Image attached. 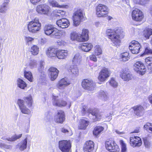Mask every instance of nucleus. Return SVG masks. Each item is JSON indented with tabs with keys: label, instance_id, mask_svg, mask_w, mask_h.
<instances>
[{
	"label": "nucleus",
	"instance_id": "1",
	"mask_svg": "<svg viewBox=\"0 0 152 152\" xmlns=\"http://www.w3.org/2000/svg\"><path fill=\"white\" fill-rule=\"evenodd\" d=\"M105 35L114 45L117 46L120 45L121 39L124 37V34L122 30L118 28H110L106 30Z\"/></svg>",
	"mask_w": 152,
	"mask_h": 152
},
{
	"label": "nucleus",
	"instance_id": "62",
	"mask_svg": "<svg viewBox=\"0 0 152 152\" xmlns=\"http://www.w3.org/2000/svg\"><path fill=\"white\" fill-rule=\"evenodd\" d=\"M113 112L107 114L106 115V117H112V115H113Z\"/></svg>",
	"mask_w": 152,
	"mask_h": 152
},
{
	"label": "nucleus",
	"instance_id": "31",
	"mask_svg": "<svg viewBox=\"0 0 152 152\" xmlns=\"http://www.w3.org/2000/svg\"><path fill=\"white\" fill-rule=\"evenodd\" d=\"M104 130V128L101 126H96L95 127L93 131V133L94 135L97 136Z\"/></svg>",
	"mask_w": 152,
	"mask_h": 152
},
{
	"label": "nucleus",
	"instance_id": "14",
	"mask_svg": "<svg viewBox=\"0 0 152 152\" xmlns=\"http://www.w3.org/2000/svg\"><path fill=\"white\" fill-rule=\"evenodd\" d=\"M120 77L124 81H129L132 80L133 77L130 72L126 70H123L121 72Z\"/></svg>",
	"mask_w": 152,
	"mask_h": 152
},
{
	"label": "nucleus",
	"instance_id": "15",
	"mask_svg": "<svg viewBox=\"0 0 152 152\" xmlns=\"http://www.w3.org/2000/svg\"><path fill=\"white\" fill-rule=\"evenodd\" d=\"M59 71L55 67H50L48 69V74L51 81L54 80L57 77Z\"/></svg>",
	"mask_w": 152,
	"mask_h": 152
},
{
	"label": "nucleus",
	"instance_id": "4",
	"mask_svg": "<svg viewBox=\"0 0 152 152\" xmlns=\"http://www.w3.org/2000/svg\"><path fill=\"white\" fill-rule=\"evenodd\" d=\"M45 34L47 35H50L56 37L60 35V31L51 25H45L44 28Z\"/></svg>",
	"mask_w": 152,
	"mask_h": 152
},
{
	"label": "nucleus",
	"instance_id": "57",
	"mask_svg": "<svg viewBox=\"0 0 152 152\" xmlns=\"http://www.w3.org/2000/svg\"><path fill=\"white\" fill-rule=\"evenodd\" d=\"M89 58L90 59L94 62H96L97 61V58L96 57V55L94 54H91L89 56Z\"/></svg>",
	"mask_w": 152,
	"mask_h": 152
},
{
	"label": "nucleus",
	"instance_id": "13",
	"mask_svg": "<svg viewBox=\"0 0 152 152\" xmlns=\"http://www.w3.org/2000/svg\"><path fill=\"white\" fill-rule=\"evenodd\" d=\"M130 143L131 145L133 147H139L142 144L141 138L137 136L131 137L130 138Z\"/></svg>",
	"mask_w": 152,
	"mask_h": 152
},
{
	"label": "nucleus",
	"instance_id": "44",
	"mask_svg": "<svg viewBox=\"0 0 152 152\" xmlns=\"http://www.w3.org/2000/svg\"><path fill=\"white\" fill-rule=\"evenodd\" d=\"M24 75L25 77L31 82H32L33 77L31 72H30L24 71Z\"/></svg>",
	"mask_w": 152,
	"mask_h": 152
},
{
	"label": "nucleus",
	"instance_id": "59",
	"mask_svg": "<svg viewBox=\"0 0 152 152\" xmlns=\"http://www.w3.org/2000/svg\"><path fill=\"white\" fill-rule=\"evenodd\" d=\"M41 79H43V80H42V81H43V80L44 81H43V82H44L45 81V82L46 81V80L45 79H44L45 78V75L44 74V73L42 72L41 73Z\"/></svg>",
	"mask_w": 152,
	"mask_h": 152
},
{
	"label": "nucleus",
	"instance_id": "6",
	"mask_svg": "<svg viewBox=\"0 0 152 152\" xmlns=\"http://www.w3.org/2000/svg\"><path fill=\"white\" fill-rule=\"evenodd\" d=\"M132 20L137 22H140L144 19V15L141 10L135 8L132 12Z\"/></svg>",
	"mask_w": 152,
	"mask_h": 152
},
{
	"label": "nucleus",
	"instance_id": "38",
	"mask_svg": "<svg viewBox=\"0 0 152 152\" xmlns=\"http://www.w3.org/2000/svg\"><path fill=\"white\" fill-rule=\"evenodd\" d=\"M135 71L140 75H142L145 74L146 71L145 67H134Z\"/></svg>",
	"mask_w": 152,
	"mask_h": 152
},
{
	"label": "nucleus",
	"instance_id": "39",
	"mask_svg": "<svg viewBox=\"0 0 152 152\" xmlns=\"http://www.w3.org/2000/svg\"><path fill=\"white\" fill-rule=\"evenodd\" d=\"M70 38L71 40L72 41L76 40L79 42V35L78 34L76 31H72L70 34Z\"/></svg>",
	"mask_w": 152,
	"mask_h": 152
},
{
	"label": "nucleus",
	"instance_id": "7",
	"mask_svg": "<svg viewBox=\"0 0 152 152\" xmlns=\"http://www.w3.org/2000/svg\"><path fill=\"white\" fill-rule=\"evenodd\" d=\"M83 18V12L80 9H77L74 13L72 16L73 23L75 26H77L80 23Z\"/></svg>",
	"mask_w": 152,
	"mask_h": 152
},
{
	"label": "nucleus",
	"instance_id": "8",
	"mask_svg": "<svg viewBox=\"0 0 152 152\" xmlns=\"http://www.w3.org/2000/svg\"><path fill=\"white\" fill-rule=\"evenodd\" d=\"M105 148L107 150L110 152H119V148L115 142L109 140L105 142Z\"/></svg>",
	"mask_w": 152,
	"mask_h": 152
},
{
	"label": "nucleus",
	"instance_id": "61",
	"mask_svg": "<svg viewBox=\"0 0 152 152\" xmlns=\"http://www.w3.org/2000/svg\"><path fill=\"white\" fill-rule=\"evenodd\" d=\"M30 1L34 5H36L38 2V0H30Z\"/></svg>",
	"mask_w": 152,
	"mask_h": 152
},
{
	"label": "nucleus",
	"instance_id": "34",
	"mask_svg": "<svg viewBox=\"0 0 152 152\" xmlns=\"http://www.w3.org/2000/svg\"><path fill=\"white\" fill-rule=\"evenodd\" d=\"M152 35V29L146 28L143 31V36L148 39H149L150 36Z\"/></svg>",
	"mask_w": 152,
	"mask_h": 152
},
{
	"label": "nucleus",
	"instance_id": "9",
	"mask_svg": "<svg viewBox=\"0 0 152 152\" xmlns=\"http://www.w3.org/2000/svg\"><path fill=\"white\" fill-rule=\"evenodd\" d=\"M141 46L137 41L134 40L130 43L129 48L132 53L137 54L140 52Z\"/></svg>",
	"mask_w": 152,
	"mask_h": 152
},
{
	"label": "nucleus",
	"instance_id": "20",
	"mask_svg": "<svg viewBox=\"0 0 152 152\" xmlns=\"http://www.w3.org/2000/svg\"><path fill=\"white\" fill-rule=\"evenodd\" d=\"M38 23L36 22L31 21L30 22L28 26L29 31L33 33L37 32L38 31Z\"/></svg>",
	"mask_w": 152,
	"mask_h": 152
},
{
	"label": "nucleus",
	"instance_id": "22",
	"mask_svg": "<svg viewBox=\"0 0 152 152\" xmlns=\"http://www.w3.org/2000/svg\"><path fill=\"white\" fill-rule=\"evenodd\" d=\"M65 120L64 112L62 110L58 111L57 115L55 117V120L56 122L62 123Z\"/></svg>",
	"mask_w": 152,
	"mask_h": 152
},
{
	"label": "nucleus",
	"instance_id": "2",
	"mask_svg": "<svg viewBox=\"0 0 152 152\" xmlns=\"http://www.w3.org/2000/svg\"><path fill=\"white\" fill-rule=\"evenodd\" d=\"M109 13L108 7L104 4H99L95 7L96 15L98 18L106 17Z\"/></svg>",
	"mask_w": 152,
	"mask_h": 152
},
{
	"label": "nucleus",
	"instance_id": "36",
	"mask_svg": "<svg viewBox=\"0 0 152 152\" xmlns=\"http://www.w3.org/2000/svg\"><path fill=\"white\" fill-rule=\"evenodd\" d=\"M46 54L48 56L50 57L56 56V50L53 48H49L47 50Z\"/></svg>",
	"mask_w": 152,
	"mask_h": 152
},
{
	"label": "nucleus",
	"instance_id": "12",
	"mask_svg": "<svg viewBox=\"0 0 152 152\" xmlns=\"http://www.w3.org/2000/svg\"><path fill=\"white\" fill-rule=\"evenodd\" d=\"M83 88L88 91H92L94 90L95 83L91 80H84L82 83Z\"/></svg>",
	"mask_w": 152,
	"mask_h": 152
},
{
	"label": "nucleus",
	"instance_id": "16",
	"mask_svg": "<svg viewBox=\"0 0 152 152\" xmlns=\"http://www.w3.org/2000/svg\"><path fill=\"white\" fill-rule=\"evenodd\" d=\"M56 24L59 27L62 28H67L70 25L68 20L65 18L58 20L56 21Z\"/></svg>",
	"mask_w": 152,
	"mask_h": 152
},
{
	"label": "nucleus",
	"instance_id": "27",
	"mask_svg": "<svg viewBox=\"0 0 152 152\" xmlns=\"http://www.w3.org/2000/svg\"><path fill=\"white\" fill-rule=\"evenodd\" d=\"M89 122L84 119H81L79 122L78 127L79 129H85L89 125Z\"/></svg>",
	"mask_w": 152,
	"mask_h": 152
},
{
	"label": "nucleus",
	"instance_id": "24",
	"mask_svg": "<svg viewBox=\"0 0 152 152\" xmlns=\"http://www.w3.org/2000/svg\"><path fill=\"white\" fill-rule=\"evenodd\" d=\"M94 147V143L91 140L87 141L84 146V149L88 152H91L93 150Z\"/></svg>",
	"mask_w": 152,
	"mask_h": 152
},
{
	"label": "nucleus",
	"instance_id": "26",
	"mask_svg": "<svg viewBox=\"0 0 152 152\" xmlns=\"http://www.w3.org/2000/svg\"><path fill=\"white\" fill-rule=\"evenodd\" d=\"M130 57L129 53L127 51L122 53L120 55L121 61L124 62L128 61L130 59Z\"/></svg>",
	"mask_w": 152,
	"mask_h": 152
},
{
	"label": "nucleus",
	"instance_id": "49",
	"mask_svg": "<svg viewBox=\"0 0 152 152\" xmlns=\"http://www.w3.org/2000/svg\"><path fill=\"white\" fill-rule=\"evenodd\" d=\"M31 51L32 54L34 55H36L38 54V48L36 45H33L31 48Z\"/></svg>",
	"mask_w": 152,
	"mask_h": 152
},
{
	"label": "nucleus",
	"instance_id": "60",
	"mask_svg": "<svg viewBox=\"0 0 152 152\" xmlns=\"http://www.w3.org/2000/svg\"><path fill=\"white\" fill-rule=\"evenodd\" d=\"M46 42V39L45 38H43L41 39V40L40 41V44L41 45L45 43Z\"/></svg>",
	"mask_w": 152,
	"mask_h": 152
},
{
	"label": "nucleus",
	"instance_id": "54",
	"mask_svg": "<svg viewBox=\"0 0 152 152\" xmlns=\"http://www.w3.org/2000/svg\"><path fill=\"white\" fill-rule=\"evenodd\" d=\"M0 147L3 148H6L7 149H11L12 148V146L10 145H7L5 144L0 142Z\"/></svg>",
	"mask_w": 152,
	"mask_h": 152
},
{
	"label": "nucleus",
	"instance_id": "48",
	"mask_svg": "<svg viewBox=\"0 0 152 152\" xmlns=\"http://www.w3.org/2000/svg\"><path fill=\"white\" fill-rule=\"evenodd\" d=\"M61 131L68 136L71 135L72 134V131L69 129H68L63 128L61 129Z\"/></svg>",
	"mask_w": 152,
	"mask_h": 152
},
{
	"label": "nucleus",
	"instance_id": "30",
	"mask_svg": "<svg viewBox=\"0 0 152 152\" xmlns=\"http://www.w3.org/2000/svg\"><path fill=\"white\" fill-rule=\"evenodd\" d=\"M73 66H80L81 64V60L80 59V56L76 54L74 56L72 61Z\"/></svg>",
	"mask_w": 152,
	"mask_h": 152
},
{
	"label": "nucleus",
	"instance_id": "51",
	"mask_svg": "<svg viewBox=\"0 0 152 152\" xmlns=\"http://www.w3.org/2000/svg\"><path fill=\"white\" fill-rule=\"evenodd\" d=\"M110 85L114 88H116L118 86V83L115 80L114 78H112L109 82Z\"/></svg>",
	"mask_w": 152,
	"mask_h": 152
},
{
	"label": "nucleus",
	"instance_id": "19",
	"mask_svg": "<svg viewBox=\"0 0 152 152\" xmlns=\"http://www.w3.org/2000/svg\"><path fill=\"white\" fill-rule=\"evenodd\" d=\"M89 31L87 29H83L81 34L79 36V42H83L87 41L89 39Z\"/></svg>",
	"mask_w": 152,
	"mask_h": 152
},
{
	"label": "nucleus",
	"instance_id": "64",
	"mask_svg": "<svg viewBox=\"0 0 152 152\" xmlns=\"http://www.w3.org/2000/svg\"><path fill=\"white\" fill-rule=\"evenodd\" d=\"M45 62L43 61H41L40 63V66H43L45 65Z\"/></svg>",
	"mask_w": 152,
	"mask_h": 152
},
{
	"label": "nucleus",
	"instance_id": "25",
	"mask_svg": "<svg viewBox=\"0 0 152 152\" xmlns=\"http://www.w3.org/2000/svg\"><path fill=\"white\" fill-rule=\"evenodd\" d=\"M134 110V113L138 116H141L143 115L144 113L143 107L141 106H137L133 108Z\"/></svg>",
	"mask_w": 152,
	"mask_h": 152
},
{
	"label": "nucleus",
	"instance_id": "55",
	"mask_svg": "<svg viewBox=\"0 0 152 152\" xmlns=\"http://www.w3.org/2000/svg\"><path fill=\"white\" fill-rule=\"evenodd\" d=\"M70 70L71 72L74 74H77L78 73V70L77 67H70Z\"/></svg>",
	"mask_w": 152,
	"mask_h": 152
},
{
	"label": "nucleus",
	"instance_id": "21",
	"mask_svg": "<svg viewBox=\"0 0 152 152\" xmlns=\"http://www.w3.org/2000/svg\"><path fill=\"white\" fill-rule=\"evenodd\" d=\"M70 84V82L67 78H65L62 79L57 85V87L59 89H63L65 87Z\"/></svg>",
	"mask_w": 152,
	"mask_h": 152
},
{
	"label": "nucleus",
	"instance_id": "11",
	"mask_svg": "<svg viewBox=\"0 0 152 152\" xmlns=\"http://www.w3.org/2000/svg\"><path fill=\"white\" fill-rule=\"evenodd\" d=\"M70 141L67 140H62L59 142V148L62 152H69L71 148Z\"/></svg>",
	"mask_w": 152,
	"mask_h": 152
},
{
	"label": "nucleus",
	"instance_id": "40",
	"mask_svg": "<svg viewBox=\"0 0 152 152\" xmlns=\"http://www.w3.org/2000/svg\"><path fill=\"white\" fill-rule=\"evenodd\" d=\"M18 86L20 88L24 89L27 86V85L22 79L18 78L17 81Z\"/></svg>",
	"mask_w": 152,
	"mask_h": 152
},
{
	"label": "nucleus",
	"instance_id": "18",
	"mask_svg": "<svg viewBox=\"0 0 152 152\" xmlns=\"http://www.w3.org/2000/svg\"><path fill=\"white\" fill-rule=\"evenodd\" d=\"M18 104L22 113L28 114L30 113V111L26 108L25 105L24 100L18 99Z\"/></svg>",
	"mask_w": 152,
	"mask_h": 152
},
{
	"label": "nucleus",
	"instance_id": "17",
	"mask_svg": "<svg viewBox=\"0 0 152 152\" xmlns=\"http://www.w3.org/2000/svg\"><path fill=\"white\" fill-rule=\"evenodd\" d=\"M68 51L66 50L58 49L56 50V57L59 59H64L68 56Z\"/></svg>",
	"mask_w": 152,
	"mask_h": 152
},
{
	"label": "nucleus",
	"instance_id": "43",
	"mask_svg": "<svg viewBox=\"0 0 152 152\" xmlns=\"http://www.w3.org/2000/svg\"><path fill=\"white\" fill-rule=\"evenodd\" d=\"M27 140L26 138L19 144L20 150L21 151H23L27 147Z\"/></svg>",
	"mask_w": 152,
	"mask_h": 152
},
{
	"label": "nucleus",
	"instance_id": "3",
	"mask_svg": "<svg viewBox=\"0 0 152 152\" xmlns=\"http://www.w3.org/2000/svg\"><path fill=\"white\" fill-rule=\"evenodd\" d=\"M81 112L83 115L85 114L86 113H89V114H91L93 116L92 119H96L95 120V121L100 119L102 118L101 113H99L97 110H92L91 108H88V107L86 106H84L83 107Z\"/></svg>",
	"mask_w": 152,
	"mask_h": 152
},
{
	"label": "nucleus",
	"instance_id": "46",
	"mask_svg": "<svg viewBox=\"0 0 152 152\" xmlns=\"http://www.w3.org/2000/svg\"><path fill=\"white\" fill-rule=\"evenodd\" d=\"M145 62L146 66H152V57H148L146 58Z\"/></svg>",
	"mask_w": 152,
	"mask_h": 152
},
{
	"label": "nucleus",
	"instance_id": "33",
	"mask_svg": "<svg viewBox=\"0 0 152 152\" xmlns=\"http://www.w3.org/2000/svg\"><path fill=\"white\" fill-rule=\"evenodd\" d=\"M22 136V134H20L18 135H15L12 136L11 137H2V139L4 140H7L10 142L14 141L17 139L20 138Z\"/></svg>",
	"mask_w": 152,
	"mask_h": 152
},
{
	"label": "nucleus",
	"instance_id": "53",
	"mask_svg": "<svg viewBox=\"0 0 152 152\" xmlns=\"http://www.w3.org/2000/svg\"><path fill=\"white\" fill-rule=\"evenodd\" d=\"M150 126L152 127V124L148 123L144 125V128L146 130L148 129L152 133V127H150Z\"/></svg>",
	"mask_w": 152,
	"mask_h": 152
},
{
	"label": "nucleus",
	"instance_id": "58",
	"mask_svg": "<svg viewBox=\"0 0 152 152\" xmlns=\"http://www.w3.org/2000/svg\"><path fill=\"white\" fill-rule=\"evenodd\" d=\"M25 40L26 43H28L29 42H31L34 40V38L30 37H25Z\"/></svg>",
	"mask_w": 152,
	"mask_h": 152
},
{
	"label": "nucleus",
	"instance_id": "28",
	"mask_svg": "<svg viewBox=\"0 0 152 152\" xmlns=\"http://www.w3.org/2000/svg\"><path fill=\"white\" fill-rule=\"evenodd\" d=\"M48 6L45 4L39 5V13L41 14H45L48 11Z\"/></svg>",
	"mask_w": 152,
	"mask_h": 152
},
{
	"label": "nucleus",
	"instance_id": "45",
	"mask_svg": "<svg viewBox=\"0 0 152 152\" xmlns=\"http://www.w3.org/2000/svg\"><path fill=\"white\" fill-rule=\"evenodd\" d=\"M28 105V107H31L32 104V100L31 96L26 97L24 99Z\"/></svg>",
	"mask_w": 152,
	"mask_h": 152
},
{
	"label": "nucleus",
	"instance_id": "35",
	"mask_svg": "<svg viewBox=\"0 0 152 152\" xmlns=\"http://www.w3.org/2000/svg\"><path fill=\"white\" fill-rule=\"evenodd\" d=\"M50 4L53 7L67 8L68 7V6L66 5H59L57 1L53 0L50 1Z\"/></svg>",
	"mask_w": 152,
	"mask_h": 152
},
{
	"label": "nucleus",
	"instance_id": "41",
	"mask_svg": "<svg viewBox=\"0 0 152 152\" xmlns=\"http://www.w3.org/2000/svg\"><path fill=\"white\" fill-rule=\"evenodd\" d=\"M9 1V0H4V2L0 7V12H4L7 10L6 8L7 7Z\"/></svg>",
	"mask_w": 152,
	"mask_h": 152
},
{
	"label": "nucleus",
	"instance_id": "56",
	"mask_svg": "<svg viewBox=\"0 0 152 152\" xmlns=\"http://www.w3.org/2000/svg\"><path fill=\"white\" fill-rule=\"evenodd\" d=\"M144 64L141 61H136L134 64V66H143Z\"/></svg>",
	"mask_w": 152,
	"mask_h": 152
},
{
	"label": "nucleus",
	"instance_id": "32",
	"mask_svg": "<svg viewBox=\"0 0 152 152\" xmlns=\"http://www.w3.org/2000/svg\"><path fill=\"white\" fill-rule=\"evenodd\" d=\"M144 48L143 52L141 54L140 56L152 55V49L149 46L146 45Z\"/></svg>",
	"mask_w": 152,
	"mask_h": 152
},
{
	"label": "nucleus",
	"instance_id": "23",
	"mask_svg": "<svg viewBox=\"0 0 152 152\" xmlns=\"http://www.w3.org/2000/svg\"><path fill=\"white\" fill-rule=\"evenodd\" d=\"M80 48L85 52H88L93 48V45L91 43H83L80 46Z\"/></svg>",
	"mask_w": 152,
	"mask_h": 152
},
{
	"label": "nucleus",
	"instance_id": "37",
	"mask_svg": "<svg viewBox=\"0 0 152 152\" xmlns=\"http://www.w3.org/2000/svg\"><path fill=\"white\" fill-rule=\"evenodd\" d=\"M65 12L61 10H56L53 11V14L55 17H63L65 14Z\"/></svg>",
	"mask_w": 152,
	"mask_h": 152
},
{
	"label": "nucleus",
	"instance_id": "47",
	"mask_svg": "<svg viewBox=\"0 0 152 152\" xmlns=\"http://www.w3.org/2000/svg\"><path fill=\"white\" fill-rule=\"evenodd\" d=\"M120 142L121 145V152H127L126 144L123 140H121Z\"/></svg>",
	"mask_w": 152,
	"mask_h": 152
},
{
	"label": "nucleus",
	"instance_id": "63",
	"mask_svg": "<svg viewBox=\"0 0 152 152\" xmlns=\"http://www.w3.org/2000/svg\"><path fill=\"white\" fill-rule=\"evenodd\" d=\"M115 132L117 134H124V132H120L119 131L117 130L115 131Z\"/></svg>",
	"mask_w": 152,
	"mask_h": 152
},
{
	"label": "nucleus",
	"instance_id": "50",
	"mask_svg": "<svg viewBox=\"0 0 152 152\" xmlns=\"http://www.w3.org/2000/svg\"><path fill=\"white\" fill-rule=\"evenodd\" d=\"M143 141L144 144L146 148H149L151 145V142L148 140L147 138L145 137L143 138Z\"/></svg>",
	"mask_w": 152,
	"mask_h": 152
},
{
	"label": "nucleus",
	"instance_id": "52",
	"mask_svg": "<svg viewBox=\"0 0 152 152\" xmlns=\"http://www.w3.org/2000/svg\"><path fill=\"white\" fill-rule=\"evenodd\" d=\"M150 0H136V3L141 5H145L148 3Z\"/></svg>",
	"mask_w": 152,
	"mask_h": 152
},
{
	"label": "nucleus",
	"instance_id": "42",
	"mask_svg": "<svg viewBox=\"0 0 152 152\" xmlns=\"http://www.w3.org/2000/svg\"><path fill=\"white\" fill-rule=\"evenodd\" d=\"M94 53L96 56H99L102 54V50L100 45H96L94 47Z\"/></svg>",
	"mask_w": 152,
	"mask_h": 152
},
{
	"label": "nucleus",
	"instance_id": "5",
	"mask_svg": "<svg viewBox=\"0 0 152 152\" xmlns=\"http://www.w3.org/2000/svg\"><path fill=\"white\" fill-rule=\"evenodd\" d=\"M111 73V72L109 69L104 67L99 73L98 79L100 82L104 83L110 76Z\"/></svg>",
	"mask_w": 152,
	"mask_h": 152
},
{
	"label": "nucleus",
	"instance_id": "29",
	"mask_svg": "<svg viewBox=\"0 0 152 152\" xmlns=\"http://www.w3.org/2000/svg\"><path fill=\"white\" fill-rule=\"evenodd\" d=\"M99 97L104 101H107L108 98V95L106 91L101 90L99 92Z\"/></svg>",
	"mask_w": 152,
	"mask_h": 152
},
{
	"label": "nucleus",
	"instance_id": "10",
	"mask_svg": "<svg viewBox=\"0 0 152 152\" xmlns=\"http://www.w3.org/2000/svg\"><path fill=\"white\" fill-rule=\"evenodd\" d=\"M53 103L54 105L59 107H62L67 105L69 108H70L71 105V102L67 103L66 101L61 99H59L58 97L54 96L53 98Z\"/></svg>",
	"mask_w": 152,
	"mask_h": 152
}]
</instances>
